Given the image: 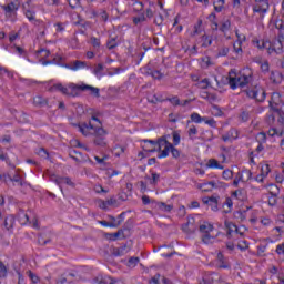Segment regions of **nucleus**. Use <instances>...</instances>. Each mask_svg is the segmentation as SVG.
<instances>
[{
    "label": "nucleus",
    "mask_w": 284,
    "mask_h": 284,
    "mask_svg": "<svg viewBox=\"0 0 284 284\" xmlns=\"http://www.w3.org/2000/svg\"><path fill=\"white\" fill-rule=\"evenodd\" d=\"M75 128H78L79 132L83 134V136H90V130H95L94 125H92L91 122L89 123H82V124H74Z\"/></svg>",
    "instance_id": "1a4fd4ad"
},
{
    "label": "nucleus",
    "mask_w": 284,
    "mask_h": 284,
    "mask_svg": "<svg viewBox=\"0 0 284 284\" xmlns=\"http://www.w3.org/2000/svg\"><path fill=\"white\" fill-rule=\"evenodd\" d=\"M3 226L8 232L14 227V216L9 215L7 217H3Z\"/></svg>",
    "instance_id": "dca6fc26"
},
{
    "label": "nucleus",
    "mask_w": 284,
    "mask_h": 284,
    "mask_svg": "<svg viewBox=\"0 0 284 284\" xmlns=\"http://www.w3.org/2000/svg\"><path fill=\"white\" fill-rule=\"evenodd\" d=\"M139 257H130L126 265L128 267H134L135 265H139Z\"/></svg>",
    "instance_id": "8fccbe9b"
},
{
    "label": "nucleus",
    "mask_w": 284,
    "mask_h": 284,
    "mask_svg": "<svg viewBox=\"0 0 284 284\" xmlns=\"http://www.w3.org/2000/svg\"><path fill=\"white\" fill-rule=\"evenodd\" d=\"M199 230L202 234H210V232L214 231V225L209 222H204L200 225Z\"/></svg>",
    "instance_id": "a211bd4d"
},
{
    "label": "nucleus",
    "mask_w": 284,
    "mask_h": 284,
    "mask_svg": "<svg viewBox=\"0 0 284 284\" xmlns=\"http://www.w3.org/2000/svg\"><path fill=\"white\" fill-rule=\"evenodd\" d=\"M181 143V134L179 132H173V146L179 145Z\"/></svg>",
    "instance_id": "864d4df0"
},
{
    "label": "nucleus",
    "mask_w": 284,
    "mask_h": 284,
    "mask_svg": "<svg viewBox=\"0 0 284 284\" xmlns=\"http://www.w3.org/2000/svg\"><path fill=\"white\" fill-rule=\"evenodd\" d=\"M223 179H225V181H230V179H232V176H234V172H232V170L227 169L224 170L222 173Z\"/></svg>",
    "instance_id": "09e8293b"
},
{
    "label": "nucleus",
    "mask_w": 284,
    "mask_h": 284,
    "mask_svg": "<svg viewBox=\"0 0 284 284\" xmlns=\"http://www.w3.org/2000/svg\"><path fill=\"white\" fill-rule=\"evenodd\" d=\"M274 26H275L276 30H278V32L284 31V21H283V19H276Z\"/></svg>",
    "instance_id": "79ce46f5"
},
{
    "label": "nucleus",
    "mask_w": 284,
    "mask_h": 284,
    "mask_svg": "<svg viewBox=\"0 0 284 284\" xmlns=\"http://www.w3.org/2000/svg\"><path fill=\"white\" fill-rule=\"evenodd\" d=\"M109 241H118V239H123V231L118 230L115 233H109Z\"/></svg>",
    "instance_id": "393cba45"
},
{
    "label": "nucleus",
    "mask_w": 284,
    "mask_h": 284,
    "mask_svg": "<svg viewBox=\"0 0 284 284\" xmlns=\"http://www.w3.org/2000/svg\"><path fill=\"white\" fill-rule=\"evenodd\" d=\"M119 44L116 43V38H111L106 41V48L109 50H114Z\"/></svg>",
    "instance_id": "c9c22d12"
},
{
    "label": "nucleus",
    "mask_w": 284,
    "mask_h": 284,
    "mask_svg": "<svg viewBox=\"0 0 284 284\" xmlns=\"http://www.w3.org/2000/svg\"><path fill=\"white\" fill-rule=\"evenodd\" d=\"M229 52H230V48H227V47H222V48L219 50L217 57H227Z\"/></svg>",
    "instance_id": "6e6d98bb"
},
{
    "label": "nucleus",
    "mask_w": 284,
    "mask_h": 284,
    "mask_svg": "<svg viewBox=\"0 0 284 284\" xmlns=\"http://www.w3.org/2000/svg\"><path fill=\"white\" fill-rule=\"evenodd\" d=\"M71 88H73V95H79L80 92H90V94H92L93 97H95V99H99L101 97V89L97 88V87H92L90 84H78V85H71Z\"/></svg>",
    "instance_id": "7ed1b4c3"
},
{
    "label": "nucleus",
    "mask_w": 284,
    "mask_h": 284,
    "mask_svg": "<svg viewBox=\"0 0 284 284\" xmlns=\"http://www.w3.org/2000/svg\"><path fill=\"white\" fill-rule=\"evenodd\" d=\"M207 168H214L216 170H223V165H221L216 159H211L207 162Z\"/></svg>",
    "instance_id": "cd10ccee"
},
{
    "label": "nucleus",
    "mask_w": 284,
    "mask_h": 284,
    "mask_svg": "<svg viewBox=\"0 0 284 284\" xmlns=\"http://www.w3.org/2000/svg\"><path fill=\"white\" fill-rule=\"evenodd\" d=\"M195 220L193 216L187 217V222L182 225L183 232H187L189 234H192L196 232V226H194Z\"/></svg>",
    "instance_id": "9d476101"
},
{
    "label": "nucleus",
    "mask_w": 284,
    "mask_h": 284,
    "mask_svg": "<svg viewBox=\"0 0 284 284\" xmlns=\"http://www.w3.org/2000/svg\"><path fill=\"white\" fill-rule=\"evenodd\" d=\"M231 22L230 20H226L225 22L222 23L220 27V32H227L230 30Z\"/></svg>",
    "instance_id": "5fc2aeb1"
},
{
    "label": "nucleus",
    "mask_w": 284,
    "mask_h": 284,
    "mask_svg": "<svg viewBox=\"0 0 284 284\" xmlns=\"http://www.w3.org/2000/svg\"><path fill=\"white\" fill-rule=\"evenodd\" d=\"M155 205L161 212H172L174 210V205L165 204V202H156Z\"/></svg>",
    "instance_id": "6ab92c4d"
},
{
    "label": "nucleus",
    "mask_w": 284,
    "mask_h": 284,
    "mask_svg": "<svg viewBox=\"0 0 284 284\" xmlns=\"http://www.w3.org/2000/svg\"><path fill=\"white\" fill-rule=\"evenodd\" d=\"M52 240L50 239H44L43 235H39L38 237V243L39 245H48V243H50Z\"/></svg>",
    "instance_id": "052dcab7"
},
{
    "label": "nucleus",
    "mask_w": 284,
    "mask_h": 284,
    "mask_svg": "<svg viewBox=\"0 0 284 284\" xmlns=\"http://www.w3.org/2000/svg\"><path fill=\"white\" fill-rule=\"evenodd\" d=\"M18 220L22 225H28L30 223V216L28 213H26L24 210H21L18 212Z\"/></svg>",
    "instance_id": "2eb2a0df"
},
{
    "label": "nucleus",
    "mask_w": 284,
    "mask_h": 284,
    "mask_svg": "<svg viewBox=\"0 0 284 284\" xmlns=\"http://www.w3.org/2000/svg\"><path fill=\"white\" fill-rule=\"evenodd\" d=\"M50 181H52L57 185H61V176H58L57 174H51L50 175Z\"/></svg>",
    "instance_id": "680f3d73"
},
{
    "label": "nucleus",
    "mask_w": 284,
    "mask_h": 284,
    "mask_svg": "<svg viewBox=\"0 0 284 284\" xmlns=\"http://www.w3.org/2000/svg\"><path fill=\"white\" fill-rule=\"evenodd\" d=\"M94 192L97 194H101V193L108 194L109 191L103 189V185L98 184V185L94 186Z\"/></svg>",
    "instance_id": "4d7b16f0"
},
{
    "label": "nucleus",
    "mask_w": 284,
    "mask_h": 284,
    "mask_svg": "<svg viewBox=\"0 0 284 284\" xmlns=\"http://www.w3.org/2000/svg\"><path fill=\"white\" fill-rule=\"evenodd\" d=\"M148 74L150 77H152L153 79H158L160 81V79H163V73H161V71L155 70V71H149Z\"/></svg>",
    "instance_id": "ea45409f"
},
{
    "label": "nucleus",
    "mask_w": 284,
    "mask_h": 284,
    "mask_svg": "<svg viewBox=\"0 0 284 284\" xmlns=\"http://www.w3.org/2000/svg\"><path fill=\"white\" fill-rule=\"evenodd\" d=\"M72 85H79V84L70 83L68 89L67 87H63V84L58 83L53 85V90H58V92L65 94V97H79V94L74 95V88H72Z\"/></svg>",
    "instance_id": "0eeeda50"
},
{
    "label": "nucleus",
    "mask_w": 284,
    "mask_h": 284,
    "mask_svg": "<svg viewBox=\"0 0 284 284\" xmlns=\"http://www.w3.org/2000/svg\"><path fill=\"white\" fill-rule=\"evenodd\" d=\"M270 10V0H255L253 12H262L265 14Z\"/></svg>",
    "instance_id": "6e6552de"
},
{
    "label": "nucleus",
    "mask_w": 284,
    "mask_h": 284,
    "mask_svg": "<svg viewBox=\"0 0 284 284\" xmlns=\"http://www.w3.org/2000/svg\"><path fill=\"white\" fill-rule=\"evenodd\" d=\"M165 148L164 150L161 149L160 154H158V159H168L170 156V141H165Z\"/></svg>",
    "instance_id": "aec40b11"
},
{
    "label": "nucleus",
    "mask_w": 284,
    "mask_h": 284,
    "mask_svg": "<svg viewBox=\"0 0 284 284\" xmlns=\"http://www.w3.org/2000/svg\"><path fill=\"white\" fill-rule=\"evenodd\" d=\"M120 231H122V239H128V236H130V226H128V222L120 229Z\"/></svg>",
    "instance_id": "37998d69"
},
{
    "label": "nucleus",
    "mask_w": 284,
    "mask_h": 284,
    "mask_svg": "<svg viewBox=\"0 0 284 284\" xmlns=\"http://www.w3.org/2000/svg\"><path fill=\"white\" fill-rule=\"evenodd\" d=\"M9 181H11L12 183H17V185H19L20 187L23 186V182L21 181V175L16 174L13 178H11L10 175H8Z\"/></svg>",
    "instance_id": "473e14b6"
},
{
    "label": "nucleus",
    "mask_w": 284,
    "mask_h": 284,
    "mask_svg": "<svg viewBox=\"0 0 284 284\" xmlns=\"http://www.w3.org/2000/svg\"><path fill=\"white\" fill-rule=\"evenodd\" d=\"M26 17L29 21H34V11L27 10Z\"/></svg>",
    "instance_id": "338daca9"
},
{
    "label": "nucleus",
    "mask_w": 284,
    "mask_h": 284,
    "mask_svg": "<svg viewBox=\"0 0 284 284\" xmlns=\"http://www.w3.org/2000/svg\"><path fill=\"white\" fill-rule=\"evenodd\" d=\"M240 120H241L243 123H247V121H250V112H247V111H242L241 114H240Z\"/></svg>",
    "instance_id": "3c124183"
},
{
    "label": "nucleus",
    "mask_w": 284,
    "mask_h": 284,
    "mask_svg": "<svg viewBox=\"0 0 284 284\" xmlns=\"http://www.w3.org/2000/svg\"><path fill=\"white\" fill-rule=\"evenodd\" d=\"M93 283L97 284H116V281L110 276L98 275L93 278Z\"/></svg>",
    "instance_id": "f8f14e48"
},
{
    "label": "nucleus",
    "mask_w": 284,
    "mask_h": 284,
    "mask_svg": "<svg viewBox=\"0 0 284 284\" xmlns=\"http://www.w3.org/2000/svg\"><path fill=\"white\" fill-rule=\"evenodd\" d=\"M123 221H125V212H122L120 215H118V223H114L115 227H119Z\"/></svg>",
    "instance_id": "bf43d9fd"
},
{
    "label": "nucleus",
    "mask_w": 284,
    "mask_h": 284,
    "mask_svg": "<svg viewBox=\"0 0 284 284\" xmlns=\"http://www.w3.org/2000/svg\"><path fill=\"white\" fill-rule=\"evenodd\" d=\"M169 148L173 159H179L181 156V151H179V149H176L171 142L169 144Z\"/></svg>",
    "instance_id": "bb28decb"
},
{
    "label": "nucleus",
    "mask_w": 284,
    "mask_h": 284,
    "mask_svg": "<svg viewBox=\"0 0 284 284\" xmlns=\"http://www.w3.org/2000/svg\"><path fill=\"white\" fill-rule=\"evenodd\" d=\"M250 83V75L242 77H229V85L231 90H236V88H245Z\"/></svg>",
    "instance_id": "39448f33"
},
{
    "label": "nucleus",
    "mask_w": 284,
    "mask_h": 284,
    "mask_svg": "<svg viewBox=\"0 0 284 284\" xmlns=\"http://www.w3.org/2000/svg\"><path fill=\"white\" fill-rule=\"evenodd\" d=\"M151 181H150V185H156V183H159L161 175L159 173H151Z\"/></svg>",
    "instance_id": "a18cd8bd"
},
{
    "label": "nucleus",
    "mask_w": 284,
    "mask_h": 284,
    "mask_svg": "<svg viewBox=\"0 0 284 284\" xmlns=\"http://www.w3.org/2000/svg\"><path fill=\"white\" fill-rule=\"evenodd\" d=\"M149 101L150 103L156 104V103H163L165 99L161 94L160 95L154 94L153 98Z\"/></svg>",
    "instance_id": "58836bf2"
},
{
    "label": "nucleus",
    "mask_w": 284,
    "mask_h": 284,
    "mask_svg": "<svg viewBox=\"0 0 284 284\" xmlns=\"http://www.w3.org/2000/svg\"><path fill=\"white\" fill-rule=\"evenodd\" d=\"M37 154L42 159H48V156H50V153H48V150H45L44 148H40Z\"/></svg>",
    "instance_id": "603ef678"
},
{
    "label": "nucleus",
    "mask_w": 284,
    "mask_h": 284,
    "mask_svg": "<svg viewBox=\"0 0 284 284\" xmlns=\"http://www.w3.org/2000/svg\"><path fill=\"white\" fill-rule=\"evenodd\" d=\"M2 10H4L6 14L9 16L17 14V10H19V4L10 2L8 4L2 6Z\"/></svg>",
    "instance_id": "ddd939ff"
},
{
    "label": "nucleus",
    "mask_w": 284,
    "mask_h": 284,
    "mask_svg": "<svg viewBox=\"0 0 284 284\" xmlns=\"http://www.w3.org/2000/svg\"><path fill=\"white\" fill-rule=\"evenodd\" d=\"M93 143L94 145H99L100 148H105V145H108V143L105 142V136H108V131L101 126L95 128L93 130Z\"/></svg>",
    "instance_id": "423d86ee"
},
{
    "label": "nucleus",
    "mask_w": 284,
    "mask_h": 284,
    "mask_svg": "<svg viewBox=\"0 0 284 284\" xmlns=\"http://www.w3.org/2000/svg\"><path fill=\"white\" fill-rule=\"evenodd\" d=\"M244 93L246 94V97H248V99H253L254 101H256V103L265 102V99L267 97L265 88H263L261 84H255L250 89L244 90Z\"/></svg>",
    "instance_id": "f257e3e1"
},
{
    "label": "nucleus",
    "mask_w": 284,
    "mask_h": 284,
    "mask_svg": "<svg viewBox=\"0 0 284 284\" xmlns=\"http://www.w3.org/2000/svg\"><path fill=\"white\" fill-rule=\"evenodd\" d=\"M277 41L280 43L278 50H283V41H284V32L283 31H278Z\"/></svg>",
    "instance_id": "13d9d810"
},
{
    "label": "nucleus",
    "mask_w": 284,
    "mask_h": 284,
    "mask_svg": "<svg viewBox=\"0 0 284 284\" xmlns=\"http://www.w3.org/2000/svg\"><path fill=\"white\" fill-rule=\"evenodd\" d=\"M205 119H207V118L201 116L199 113H192L191 114V121L193 123H203V121H205Z\"/></svg>",
    "instance_id": "a878e982"
},
{
    "label": "nucleus",
    "mask_w": 284,
    "mask_h": 284,
    "mask_svg": "<svg viewBox=\"0 0 284 284\" xmlns=\"http://www.w3.org/2000/svg\"><path fill=\"white\" fill-rule=\"evenodd\" d=\"M165 101H169L172 105H181V99H179L178 95H174L172 98H165Z\"/></svg>",
    "instance_id": "4c0bfd02"
},
{
    "label": "nucleus",
    "mask_w": 284,
    "mask_h": 284,
    "mask_svg": "<svg viewBox=\"0 0 284 284\" xmlns=\"http://www.w3.org/2000/svg\"><path fill=\"white\" fill-rule=\"evenodd\" d=\"M187 134H189V139H191V141H194V136H196V134H199V130L196 129L195 125H191L187 131Z\"/></svg>",
    "instance_id": "2f4dec72"
},
{
    "label": "nucleus",
    "mask_w": 284,
    "mask_h": 284,
    "mask_svg": "<svg viewBox=\"0 0 284 284\" xmlns=\"http://www.w3.org/2000/svg\"><path fill=\"white\" fill-rule=\"evenodd\" d=\"M199 187H210V189H204V192H212V190H214L216 187H221V185L216 184V182H214V181H209V182L199 184Z\"/></svg>",
    "instance_id": "f3484780"
},
{
    "label": "nucleus",
    "mask_w": 284,
    "mask_h": 284,
    "mask_svg": "<svg viewBox=\"0 0 284 284\" xmlns=\"http://www.w3.org/2000/svg\"><path fill=\"white\" fill-rule=\"evenodd\" d=\"M61 185H69L70 187H74V182H72V179H70L69 176H60V190L63 193V187H61Z\"/></svg>",
    "instance_id": "4be33fe9"
},
{
    "label": "nucleus",
    "mask_w": 284,
    "mask_h": 284,
    "mask_svg": "<svg viewBox=\"0 0 284 284\" xmlns=\"http://www.w3.org/2000/svg\"><path fill=\"white\" fill-rule=\"evenodd\" d=\"M125 245L124 246H120V247H114L113 248V256H123V254H125Z\"/></svg>",
    "instance_id": "72a5a7b5"
},
{
    "label": "nucleus",
    "mask_w": 284,
    "mask_h": 284,
    "mask_svg": "<svg viewBox=\"0 0 284 284\" xmlns=\"http://www.w3.org/2000/svg\"><path fill=\"white\" fill-rule=\"evenodd\" d=\"M85 68V62L81 60H77L73 62L71 70L77 71Z\"/></svg>",
    "instance_id": "c85d7f7f"
},
{
    "label": "nucleus",
    "mask_w": 284,
    "mask_h": 284,
    "mask_svg": "<svg viewBox=\"0 0 284 284\" xmlns=\"http://www.w3.org/2000/svg\"><path fill=\"white\" fill-rule=\"evenodd\" d=\"M203 203L210 205L213 212H219V196L204 197Z\"/></svg>",
    "instance_id": "9b49d317"
},
{
    "label": "nucleus",
    "mask_w": 284,
    "mask_h": 284,
    "mask_svg": "<svg viewBox=\"0 0 284 284\" xmlns=\"http://www.w3.org/2000/svg\"><path fill=\"white\" fill-rule=\"evenodd\" d=\"M168 136L170 135H163L159 138L156 141L154 140H143V143H150L153 148H150L148 144H143L142 149L144 152H161L163 145L165 148V141H168Z\"/></svg>",
    "instance_id": "f03ea898"
},
{
    "label": "nucleus",
    "mask_w": 284,
    "mask_h": 284,
    "mask_svg": "<svg viewBox=\"0 0 284 284\" xmlns=\"http://www.w3.org/2000/svg\"><path fill=\"white\" fill-rule=\"evenodd\" d=\"M202 48H210V45H212V38H210L207 34L202 36Z\"/></svg>",
    "instance_id": "7c9ffc66"
},
{
    "label": "nucleus",
    "mask_w": 284,
    "mask_h": 284,
    "mask_svg": "<svg viewBox=\"0 0 284 284\" xmlns=\"http://www.w3.org/2000/svg\"><path fill=\"white\" fill-rule=\"evenodd\" d=\"M161 278V274L156 273L150 281L151 284H159V280Z\"/></svg>",
    "instance_id": "774afa93"
},
{
    "label": "nucleus",
    "mask_w": 284,
    "mask_h": 284,
    "mask_svg": "<svg viewBox=\"0 0 284 284\" xmlns=\"http://www.w3.org/2000/svg\"><path fill=\"white\" fill-rule=\"evenodd\" d=\"M268 103L273 112H276V114H284V103H283V100H281V93L278 92L272 93L271 100Z\"/></svg>",
    "instance_id": "20e7f679"
},
{
    "label": "nucleus",
    "mask_w": 284,
    "mask_h": 284,
    "mask_svg": "<svg viewBox=\"0 0 284 284\" xmlns=\"http://www.w3.org/2000/svg\"><path fill=\"white\" fill-rule=\"evenodd\" d=\"M234 132L236 134V130L231 129L226 134L222 135V140L224 141V143H227V141H230V139H232V136H234Z\"/></svg>",
    "instance_id": "e433bc0d"
},
{
    "label": "nucleus",
    "mask_w": 284,
    "mask_h": 284,
    "mask_svg": "<svg viewBox=\"0 0 284 284\" xmlns=\"http://www.w3.org/2000/svg\"><path fill=\"white\" fill-rule=\"evenodd\" d=\"M271 197H268V205H271V207H274V205H276L277 201H276V195L274 193H271Z\"/></svg>",
    "instance_id": "0e129e2a"
},
{
    "label": "nucleus",
    "mask_w": 284,
    "mask_h": 284,
    "mask_svg": "<svg viewBox=\"0 0 284 284\" xmlns=\"http://www.w3.org/2000/svg\"><path fill=\"white\" fill-rule=\"evenodd\" d=\"M216 3H217V6L214 4L215 12H223V8L225 6V0H217Z\"/></svg>",
    "instance_id": "a19ab883"
},
{
    "label": "nucleus",
    "mask_w": 284,
    "mask_h": 284,
    "mask_svg": "<svg viewBox=\"0 0 284 284\" xmlns=\"http://www.w3.org/2000/svg\"><path fill=\"white\" fill-rule=\"evenodd\" d=\"M33 103H34V105H38L39 108H45V105H48V99H45L41 95H37L36 98H33Z\"/></svg>",
    "instance_id": "412c9836"
},
{
    "label": "nucleus",
    "mask_w": 284,
    "mask_h": 284,
    "mask_svg": "<svg viewBox=\"0 0 284 284\" xmlns=\"http://www.w3.org/2000/svg\"><path fill=\"white\" fill-rule=\"evenodd\" d=\"M90 42L92 48H94V50H99V48H101V40L99 38L91 37Z\"/></svg>",
    "instance_id": "f704fd0d"
},
{
    "label": "nucleus",
    "mask_w": 284,
    "mask_h": 284,
    "mask_svg": "<svg viewBox=\"0 0 284 284\" xmlns=\"http://www.w3.org/2000/svg\"><path fill=\"white\" fill-rule=\"evenodd\" d=\"M133 6H134L135 12H143V8H144L143 2L135 0Z\"/></svg>",
    "instance_id": "de8ad7c7"
},
{
    "label": "nucleus",
    "mask_w": 284,
    "mask_h": 284,
    "mask_svg": "<svg viewBox=\"0 0 284 284\" xmlns=\"http://www.w3.org/2000/svg\"><path fill=\"white\" fill-rule=\"evenodd\" d=\"M202 241L209 245V243H212V241H214V236H212L210 233H204L202 235Z\"/></svg>",
    "instance_id": "c03bdc74"
},
{
    "label": "nucleus",
    "mask_w": 284,
    "mask_h": 284,
    "mask_svg": "<svg viewBox=\"0 0 284 284\" xmlns=\"http://www.w3.org/2000/svg\"><path fill=\"white\" fill-rule=\"evenodd\" d=\"M61 61H63L62 57L53 58V60H47L42 62L43 65H51V63H55V65H61Z\"/></svg>",
    "instance_id": "c756f323"
},
{
    "label": "nucleus",
    "mask_w": 284,
    "mask_h": 284,
    "mask_svg": "<svg viewBox=\"0 0 284 284\" xmlns=\"http://www.w3.org/2000/svg\"><path fill=\"white\" fill-rule=\"evenodd\" d=\"M143 21H148V19L145 18V13H141L140 17H134L133 18L134 26H139V23H141Z\"/></svg>",
    "instance_id": "49530a36"
},
{
    "label": "nucleus",
    "mask_w": 284,
    "mask_h": 284,
    "mask_svg": "<svg viewBox=\"0 0 284 284\" xmlns=\"http://www.w3.org/2000/svg\"><path fill=\"white\" fill-rule=\"evenodd\" d=\"M224 225L227 230V233H226L227 239H232V232H234V230L236 233H239V226H236V224H234L233 222L225 221Z\"/></svg>",
    "instance_id": "4468645a"
},
{
    "label": "nucleus",
    "mask_w": 284,
    "mask_h": 284,
    "mask_svg": "<svg viewBox=\"0 0 284 284\" xmlns=\"http://www.w3.org/2000/svg\"><path fill=\"white\" fill-rule=\"evenodd\" d=\"M226 205V210H224V214H230L232 212V207H234V202H232L231 197H226L225 202L223 203V206Z\"/></svg>",
    "instance_id": "5701e85b"
},
{
    "label": "nucleus",
    "mask_w": 284,
    "mask_h": 284,
    "mask_svg": "<svg viewBox=\"0 0 284 284\" xmlns=\"http://www.w3.org/2000/svg\"><path fill=\"white\" fill-rule=\"evenodd\" d=\"M204 123H206V125H210V128H216V122L214 121V118H211L209 120L206 118Z\"/></svg>",
    "instance_id": "69168bd1"
},
{
    "label": "nucleus",
    "mask_w": 284,
    "mask_h": 284,
    "mask_svg": "<svg viewBox=\"0 0 284 284\" xmlns=\"http://www.w3.org/2000/svg\"><path fill=\"white\" fill-rule=\"evenodd\" d=\"M142 203H143V205H150V203L156 204V202L154 200H151L150 196H148V195L142 196Z\"/></svg>",
    "instance_id": "e2e57ef3"
},
{
    "label": "nucleus",
    "mask_w": 284,
    "mask_h": 284,
    "mask_svg": "<svg viewBox=\"0 0 284 284\" xmlns=\"http://www.w3.org/2000/svg\"><path fill=\"white\" fill-rule=\"evenodd\" d=\"M232 196L234 199H236L237 201H244L245 200V195H244V191L243 189L236 190L232 193Z\"/></svg>",
    "instance_id": "b1692460"
}]
</instances>
